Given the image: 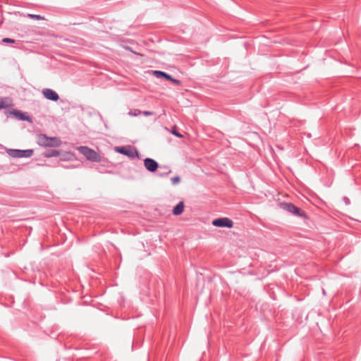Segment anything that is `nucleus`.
I'll return each mask as SVG.
<instances>
[{
  "instance_id": "14",
  "label": "nucleus",
  "mask_w": 361,
  "mask_h": 361,
  "mask_svg": "<svg viewBox=\"0 0 361 361\" xmlns=\"http://www.w3.org/2000/svg\"><path fill=\"white\" fill-rule=\"evenodd\" d=\"M142 114V111L139 109L130 110L128 112V115L130 116H137Z\"/></svg>"
},
{
  "instance_id": "16",
  "label": "nucleus",
  "mask_w": 361,
  "mask_h": 361,
  "mask_svg": "<svg viewBox=\"0 0 361 361\" xmlns=\"http://www.w3.org/2000/svg\"><path fill=\"white\" fill-rule=\"evenodd\" d=\"M168 80L171 81L176 85H180L181 84V82L179 80L173 78L171 75V79H169Z\"/></svg>"
},
{
  "instance_id": "21",
  "label": "nucleus",
  "mask_w": 361,
  "mask_h": 361,
  "mask_svg": "<svg viewBox=\"0 0 361 361\" xmlns=\"http://www.w3.org/2000/svg\"><path fill=\"white\" fill-rule=\"evenodd\" d=\"M29 16L31 18H33V19H37V20H39V19H42V16H39V15H35V14H30L29 15Z\"/></svg>"
},
{
  "instance_id": "12",
  "label": "nucleus",
  "mask_w": 361,
  "mask_h": 361,
  "mask_svg": "<svg viewBox=\"0 0 361 361\" xmlns=\"http://www.w3.org/2000/svg\"><path fill=\"white\" fill-rule=\"evenodd\" d=\"M59 154H60L59 151H58L56 149H49V150L45 151L43 153V156L44 157H47V158L53 157H58Z\"/></svg>"
},
{
  "instance_id": "7",
  "label": "nucleus",
  "mask_w": 361,
  "mask_h": 361,
  "mask_svg": "<svg viewBox=\"0 0 361 361\" xmlns=\"http://www.w3.org/2000/svg\"><path fill=\"white\" fill-rule=\"evenodd\" d=\"M144 166L149 172H155L159 168L158 162L152 158L145 159Z\"/></svg>"
},
{
  "instance_id": "2",
  "label": "nucleus",
  "mask_w": 361,
  "mask_h": 361,
  "mask_svg": "<svg viewBox=\"0 0 361 361\" xmlns=\"http://www.w3.org/2000/svg\"><path fill=\"white\" fill-rule=\"evenodd\" d=\"M78 149L79 152L89 161L93 162H100L102 161V157L99 154L88 147L80 146Z\"/></svg>"
},
{
  "instance_id": "8",
  "label": "nucleus",
  "mask_w": 361,
  "mask_h": 361,
  "mask_svg": "<svg viewBox=\"0 0 361 361\" xmlns=\"http://www.w3.org/2000/svg\"><path fill=\"white\" fill-rule=\"evenodd\" d=\"M13 115L15 116L18 120L23 121H30L31 118L29 116H27L25 114L23 113L20 110L17 109H13L11 111H9L7 113V116Z\"/></svg>"
},
{
  "instance_id": "18",
  "label": "nucleus",
  "mask_w": 361,
  "mask_h": 361,
  "mask_svg": "<svg viewBox=\"0 0 361 361\" xmlns=\"http://www.w3.org/2000/svg\"><path fill=\"white\" fill-rule=\"evenodd\" d=\"M15 39H11V38H4L2 39V42L4 43H9V44H13L15 43Z\"/></svg>"
},
{
  "instance_id": "17",
  "label": "nucleus",
  "mask_w": 361,
  "mask_h": 361,
  "mask_svg": "<svg viewBox=\"0 0 361 361\" xmlns=\"http://www.w3.org/2000/svg\"><path fill=\"white\" fill-rule=\"evenodd\" d=\"M8 106V105H7L6 103H5V101L4 99H0V109H6Z\"/></svg>"
},
{
  "instance_id": "3",
  "label": "nucleus",
  "mask_w": 361,
  "mask_h": 361,
  "mask_svg": "<svg viewBox=\"0 0 361 361\" xmlns=\"http://www.w3.org/2000/svg\"><path fill=\"white\" fill-rule=\"evenodd\" d=\"M281 207L285 211L291 213L297 216H300L304 219L307 218L306 213L299 207H296L293 203L283 202L281 204Z\"/></svg>"
},
{
  "instance_id": "1",
  "label": "nucleus",
  "mask_w": 361,
  "mask_h": 361,
  "mask_svg": "<svg viewBox=\"0 0 361 361\" xmlns=\"http://www.w3.org/2000/svg\"><path fill=\"white\" fill-rule=\"evenodd\" d=\"M37 143L44 147H57L61 145V142L56 137H48L45 134H40L37 138Z\"/></svg>"
},
{
  "instance_id": "13",
  "label": "nucleus",
  "mask_w": 361,
  "mask_h": 361,
  "mask_svg": "<svg viewBox=\"0 0 361 361\" xmlns=\"http://www.w3.org/2000/svg\"><path fill=\"white\" fill-rule=\"evenodd\" d=\"M160 169H164V171H163V173H159V176H161V177L166 176L171 172V171L169 169V168L166 166H161Z\"/></svg>"
},
{
  "instance_id": "10",
  "label": "nucleus",
  "mask_w": 361,
  "mask_h": 361,
  "mask_svg": "<svg viewBox=\"0 0 361 361\" xmlns=\"http://www.w3.org/2000/svg\"><path fill=\"white\" fill-rule=\"evenodd\" d=\"M184 210V203L183 202H180L176 207H174L173 209V214L175 216H178L183 212Z\"/></svg>"
},
{
  "instance_id": "19",
  "label": "nucleus",
  "mask_w": 361,
  "mask_h": 361,
  "mask_svg": "<svg viewBox=\"0 0 361 361\" xmlns=\"http://www.w3.org/2000/svg\"><path fill=\"white\" fill-rule=\"evenodd\" d=\"M172 133L178 137H183V135L176 130V127L173 128Z\"/></svg>"
},
{
  "instance_id": "22",
  "label": "nucleus",
  "mask_w": 361,
  "mask_h": 361,
  "mask_svg": "<svg viewBox=\"0 0 361 361\" xmlns=\"http://www.w3.org/2000/svg\"><path fill=\"white\" fill-rule=\"evenodd\" d=\"M343 200H344V202H345L346 204H348L350 203L349 199L348 197H343Z\"/></svg>"
},
{
  "instance_id": "20",
  "label": "nucleus",
  "mask_w": 361,
  "mask_h": 361,
  "mask_svg": "<svg viewBox=\"0 0 361 361\" xmlns=\"http://www.w3.org/2000/svg\"><path fill=\"white\" fill-rule=\"evenodd\" d=\"M142 114H143L144 116H148L154 115V113L153 111H142Z\"/></svg>"
},
{
  "instance_id": "9",
  "label": "nucleus",
  "mask_w": 361,
  "mask_h": 361,
  "mask_svg": "<svg viewBox=\"0 0 361 361\" xmlns=\"http://www.w3.org/2000/svg\"><path fill=\"white\" fill-rule=\"evenodd\" d=\"M42 94L46 99L53 102H56L59 99V94L51 89H44L42 90Z\"/></svg>"
},
{
  "instance_id": "11",
  "label": "nucleus",
  "mask_w": 361,
  "mask_h": 361,
  "mask_svg": "<svg viewBox=\"0 0 361 361\" xmlns=\"http://www.w3.org/2000/svg\"><path fill=\"white\" fill-rule=\"evenodd\" d=\"M153 75L157 78H164L167 80L171 79V75L169 74L161 71H154Z\"/></svg>"
},
{
  "instance_id": "5",
  "label": "nucleus",
  "mask_w": 361,
  "mask_h": 361,
  "mask_svg": "<svg viewBox=\"0 0 361 361\" xmlns=\"http://www.w3.org/2000/svg\"><path fill=\"white\" fill-rule=\"evenodd\" d=\"M212 225L216 227L231 228L233 226V222L229 218L223 217L213 220Z\"/></svg>"
},
{
  "instance_id": "6",
  "label": "nucleus",
  "mask_w": 361,
  "mask_h": 361,
  "mask_svg": "<svg viewBox=\"0 0 361 361\" xmlns=\"http://www.w3.org/2000/svg\"><path fill=\"white\" fill-rule=\"evenodd\" d=\"M116 151L133 159L137 157L139 155L136 149H132L130 147H116Z\"/></svg>"
},
{
  "instance_id": "15",
  "label": "nucleus",
  "mask_w": 361,
  "mask_h": 361,
  "mask_svg": "<svg viewBox=\"0 0 361 361\" xmlns=\"http://www.w3.org/2000/svg\"><path fill=\"white\" fill-rule=\"evenodd\" d=\"M180 181V178L178 176L171 178V183L173 185H176V184L179 183Z\"/></svg>"
},
{
  "instance_id": "4",
  "label": "nucleus",
  "mask_w": 361,
  "mask_h": 361,
  "mask_svg": "<svg viewBox=\"0 0 361 361\" xmlns=\"http://www.w3.org/2000/svg\"><path fill=\"white\" fill-rule=\"evenodd\" d=\"M34 154L33 149H10L8 154L14 158H29Z\"/></svg>"
}]
</instances>
